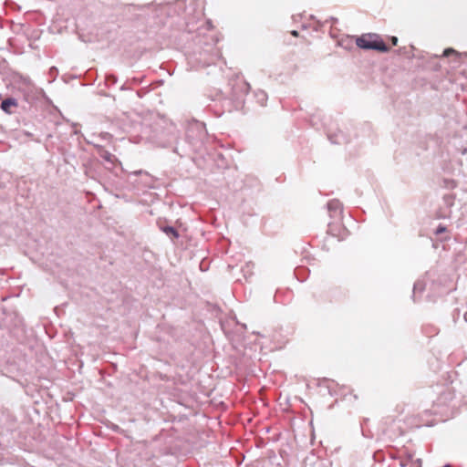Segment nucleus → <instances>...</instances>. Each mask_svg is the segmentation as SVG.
I'll return each instance as SVG.
<instances>
[{
  "instance_id": "f03ea898",
  "label": "nucleus",
  "mask_w": 467,
  "mask_h": 467,
  "mask_svg": "<svg viewBox=\"0 0 467 467\" xmlns=\"http://www.w3.org/2000/svg\"><path fill=\"white\" fill-rule=\"evenodd\" d=\"M18 106V103L16 99L8 98L2 101L1 109L7 114H12V108H16Z\"/></svg>"
},
{
  "instance_id": "f257e3e1",
  "label": "nucleus",
  "mask_w": 467,
  "mask_h": 467,
  "mask_svg": "<svg viewBox=\"0 0 467 467\" xmlns=\"http://www.w3.org/2000/svg\"><path fill=\"white\" fill-rule=\"evenodd\" d=\"M356 45L362 49H374L379 52H388L389 47L377 35H362L356 39Z\"/></svg>"
},
{
  "instance_id": "7ed1b4c3",
  "label": "nucleus",
  "mask_w": 467,
  "mask_h": 467,
  "mask_svg": "<svg viewBox=\"0 0 467 467\" xmlns=\"http://www.w3.org/2000/svg\"><path fill=\"white\" fill-rule=\"evenodd\" d=\"M451 54H457V52L454 49H452V48H446L443 51V57H449Z\"/></svg>"
},
{
  "instance_id": "423d86ee",
  "label": "nucleus",
  "mask_w": 467,
  "mask_h": 467,
  "mask_svg": "<svg viewBox=\"0 0 467 467\" xmlns=\"http://www.w3.org/2000/svg\"><path fill=\"white\" fill-rule=\"evenodd\" d=\"M167 232L175 234V230L173 228H171V227L168 228Z\"/></svg>"
},
{
  "instance_id": "0eeeda50",
  "label": "nucleus",
  "mask_w": 467,
  "mask_h": 467,
  "mask_svg": "<svg viewBox=\"0 0 467 467\" xmlns=\"http://www.w3.org/2000/svg\"><path fill=\"white\" fill-rule=\"evenodd\" d=\"M333 204H334V202H330L328 203V208H329V209H331V207H332V205H333Z\"/></svg>"
},
{
  "instance_id": "20e7f679",
  "label": "nucleus",
  "mask_w": 467,
  "mask_h": 467,
  "mask_svg": "<svg viewBox=\"0 0 467 467\" xmlns=\"http://www.w3.org/2000/svg\"><path fill=\"white\" fill-rule=\"evenodd\" d=\"M390 41H391V44H392L393 46H397V44H398V38H397L396 36H391V37H390Z\"/></svg>"
},
{
  "instance_id": "39448f33",
  "label": "nucleus",
  "mask_w": 467,
  "mask_h": 467,
  "mask_svg": "<svg viewBox=\"0 0 467 467\" xmlns=\"http://www.w3.org/2000/svg\"><path fill=\"white\" fill-rule=\"evenodd\" d=\"M444 231H445V228H444V227H439V228L437 229V231H436V234H441V233H442V232H444Z\"/></svg>"
},
{
  "instance_id": "6e6552de",
  "label": "nucleus",
  "mask_w": 467,
  "mask_h": 467,
  "mask_svg": "<svg viewBox=\"0 0 467 467\" xmlns=\"http://www.w3.org/2000/svg\"><path fill=\"white\" fill-rule=\"evenodd\" d=\"M292 35L295 36H297V32L296 31H292Z\"/></svg>"
}]
</instances>
